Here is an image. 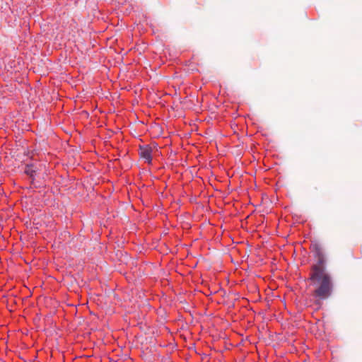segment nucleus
Instances as JSON below:
<instances>
[{"instance_id": "obj_3", "label": "nucleus", "mask_w": 362, "mask_h": 362, "mask_svg": "<svg viewBox=\"0 0 362 362\" xmlns=\"http://www.w3.org/2000/svg\"><path fill=\"white\" fill-rule=\"evenodd\" d=\"M152 148L149 146H141L139 149L140 156L144 159L148 163L152 161Z\"/></svg>"}, {"instance_id": "obj_4", "label": "nucleus", "mask_w": 362, "mask_h": 362, "mask_svg": "<svg viewBox=\"0 0 362 362\" xmlns=\"http://www.w3.org/2000/svg\"><path fill=\"white\" fill-rule=\"evenodd\" d=\"M25 173L30 175V177L33 176V174L35 173V170L32 165H27L25 169Z\"/></svg>"}, {"instance_id": "obj_2", "label": "nucleus", "mask_w": 362, "mask_h": 362, "mask_svg": "<svg viewBox=\"0 0 362 362\" xmlns=\"http://www.w3.org/2000/svg\"><path fill=\"white\" fill-rule=\"evenodd\" d=\"M315 255L317 258V263L314 266H319L320 267H325V258L321 247L317 244L313 245Z\"/></svg>"}, {"instance_id": "obj_1", "label": "nucleus", "mask_w": 362, "mask_h": 362, "mask_svg": "<svg viewBox=\"0 0 362 362\" xmlns=\"http://www.w3.org/2000/svg\"><path fill=\"white\" fill-rule=\"evenodd\" d=\"M310 280L317 286L314 296L319 299L327 298L332 292L331 276L326 272L325 268L313 266L310 274Z\"/></svg>"}]
</instances>
